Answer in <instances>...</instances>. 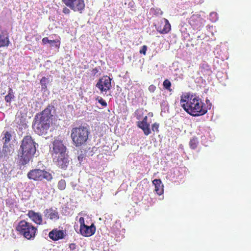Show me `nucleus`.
I'll list each match as a JSON object with an SVG mask.
<instances>
[{"instance_id": "nucleus-14", "label": "nucleus", "mask_w": 251, "mask_h": 251, "mask_svg": "<svg viewBox=\"0 0 251 251\" xmlns=\"http://www.w3.org/2000/svg\"><path fill=\"white\" fill-rule=\"evenodd\" d=\"M44 216L53 221H56L59 219V214L56 208L52 207L46 209L44 211Z\"/></svg>"}, {"instance_id": "nucleus-31", "label": "nucleus", "mask_w": 251, "mask_h": 251, "mask_svg": "<svg viewBox=\"0 0 251 251\" xmlns=\"http://www.w3.org/2000/svg\"><path fill=\"white\" fill-rule=\"evenodd\" d=\"M96 100L103 106L106 107L107 105L106 102L102 98L98 97Z\"/></svg>"}, {"instance_id": "nucleus-9", "label": "nucleus", "mask_w": 251, "mask_h": 251, "mask_svg": "<svg viewBox=\"0 0 251 251\" xmlns=\"http://www.w3.org/2000/svg\"><path fill=\"white\" fill-rule=\"evenodd\" d=\"M53 163L59 168L65 170L68 164L69 160L67 154H55L52 156Z\"/></svg>"}, {"instance_id": "nucleus-3", "label": "nucleus", "mask_w": 251, "mask_h": 251, "mask_svg": "<svg viewBox=\"0 0 251 251\" xmlns=\"http://www.w3.org/2000/svg\"><path fill=\"white\" fill-rule=\"evenodd\" d=\"M53 108V105L49 104L43 111L35 116L32 127L37 134L42 135L47 133L50 127V119L52 117L51 110Z\"/></svg>"}, {"instance_id": "nucleus-36", "label": "nucleus", "mask_w": 251, "mask_h": 251, "mask_svg": "<svg viewBox=\"0 0 251 251\" xmlns=\"http://www.w3.org/2000/svg\"><path fill=\"white\" fill-rule=\"evenodd\" d=\"M76 245L74 243H71L69 245V248L71 250L74 251L76 249Z\"/></svg>"}, {"instance_id": "nucleus-2", "label": "nucleus", "mask_w": 251, "mask_h": 251, "mask_svg": "<svg viewBox=\"0 0 251 251\" xmlns=\"http://www.w3.org/2000/svg\"><path fill=\"white\" fill-rule=\"evenodd\" d=\"M36 145L37 144L30 135L24 137L17 154L19 165L24 166L32 159L36 152Z\"/></svg>"}, {"instance_id": "nucleus-39", "label": "nucleus", "mask_w": 251, "mask_h": 251, "mask_svg": "<svg viewBox=\"0 0 251 251\" xmlns=\"http://www.w3.org/2000/svg\"><path fill=\"white\" fill-rule=\"evenodd\" d=\"M50 44H51V46H53V45H54V42H51Z\"/></svg>"}, {"instance_id": "nucleus-29", "label": "nucleus", "mask_w": 251, "mask_h": 251, "mask_svg": "<svg viewBox=\"0 0 251 251\" xmlns=\"http://www.w3.org/2000/svg\"><path fill=\"white\" fill-rule=\"evenodd\" d=\"M100 69V67H96L91 70V75L93 76H98V73Z\"/></svg>"}, {"instance_id": "nucleus-24", "label": "nucleus", "mask_w": 251, "mask_h": 251, "mask_svg": "<svg viewBox=\"0 0 251 251\" xmlns=\"http://www.w3.org/2000/svg\"><path fill=\"white\" fill-rule=\"evenodd\" d=\"M66 187V182L65 179H61L57 183V188L60 191H63Z\"/></svg>"}, {"instance_id": "nucleus-11", "label": "nucleus", "mask_w": 251, "mask_h": 251, "mask_svg": "<svg viewBox=\"0 0 251 251\" xmlns=\"http://www.w3.org/2000/svg\"><path fill=\"white\" fill-rule=\"evenodd\" d=\"M66 148L63 145L62 141L60 140H55L53 143L52 155H59L66 153Z\"/></svg>"}, {"instance_id": "nucleus-20", "label": "nucleus", "mask_w": 251, "mask_h": 251, "mask_svg": "<svg viewBox=\"0 0 251 251\" xmlns=\"http://www.w3.org/2000/svg\"><path fill=\"white\" fill-rule=\"evenodd\" d=\"M152 183L155 186V192L159 196L162 195L164 192V186L161 180L159 179H155L152 181Z\"/></svg>"}, {"instance_id": "nucleus-38", "label": "nucleus", "mask_w": 251, "mask_h": 251, "mask_svg": "<svg viewBox=\"0 0 251 251\" xmlns=\"http://www.w3.org/2000/svg\"><path fill=\"white\" fill-rule=\"evenodd\" d=\"M158 13H160V14H162L163 12L162 11H161L160 9L158 10Z\"/></svg>"}, {"instance_id": "nucleus-17", "label": "nucleus", "mask_w": 251, "mask_h": 251, "mask_svg": "<svg viewBox=\"0 0 251 251\" xmlns=\"http://www.w3.org/2000/svg\"><path fill=\"white\" fill-rule=\"evenodd\" d=\"M137 126L143 130L144 133L146 135L151 134V131L150 128V124L148 123V117L147 116L144 117L142 121L137 122Z\"/></svg>"}, {"instance_id": "nucleus-27", "label": "nucleus", "mask_w": 251, "mask_h": 251, "mask_svg": "<svg viewBox=\"0 0 251 251\" xmlns=\"http://www.w3.org/2000/svg\"><path fill=\"white\" fill-rule=\"evenodd\" d=\"M143 115V109H137L135 110L134 112V116L136 117V119L138 120H140Z\"/></svg>"}, {"instance_id": "nucleus-1", "label": "nucleus", "mask_w": 251, "mask_h": 251, "mask_svg": "<svg viewBox=\"0 0 251 251\" xmlns=\"http://www.w3.org/2000/svg\"><path fill=\"white\" fill-rule=\"evenodd\" d=\"M180 103L188 114L194 117L203 115L207 112V108L201 100L189 93L181 96Z\"/></svg>"}, {"instance_id": "nucleus-21", "label": "nucleus", "mask_w": 251, "mask_h": 251, "mask_svg": "<svg viewBox=\"0 0 251 251\" xmlns=\"http://www.w3.org/2000/svg\"><path fill=\"white\" fill-rule=\"evenodd\" d=\"M2 140L4 144H8L12 139V132L3 131L2 133Z\"/></svg>"}, {"instance_id": "nucleus-6", "label": "nucleus", "mask_w": 251, "mask_h": 251, "mask_svg": "<svg viewBox=\"0 0 251 251\" xmlns=\"http://www.w3.org/2000/svg\"><path fill=\"white\" fill-rule=\"evenodd\" d=\"M27 176L29 179L34 181H42L44 179L48 181H51L53 178L51 173L39 169H35L30 170L27 174Z\"/></svg>"}, {"instance_id": "nucleus-28", "label": "nucleus", "mask_w": 251, "mask_h": 251, "mask_svg": "<svg viewBox=\"0 0 251 251\" xmlns=\"http://www.w3.org/2000/svg\"><path fill=\"white\" fill-rule=\"evenodd\" d=\"M48 82V78L45 76L43 77L40 80V83L42 88H47V83Z\"/></svg>"}, {"instance_id": "nucleus-30", "label": "nucleus", "mask_w": 251, "mask_h": 251, "mask_svg": "<svg viewBox=\"0 0 251 251\" xmlns=\"http://www.w3.org/2000/svg\"><path fill=\"white\" fill-rule=\"evenodd\" d=\"M159 124L157 123H155L153 124H152L151 126V129L153 132L156 131V132H159Z\"/></svg>"}, {"instance_id": "nucleus-25", "label": "nucleus", "mask_w": 251, "mask_h": 251, "mask_svg": "<svg viewBox=\"0 0 251 251\" xmlns=\"http://www.w3.org/2000/svg\"><path fill=\"white\" fill-rule=\"evenodd\" d=\"M163 88L169 91V92H172V89H171V81L168 79H166L163 82Z\"/></svg>"}, {"instance_id": "nucleus-4", "label": "nucleus", "mask_w": 251, "mask_h": 251, "mask_svg": "<svg viewBox=\"0 0 251 251\" xmlns=\"http://www.w3.org/2000/svg\"><path fill=\"white\" fill-rule=\"evenodd\" d=\"M90 132L89 129L84 126H79L72 128L71 138L73 144L76 147L86 145Z\"/></svg>"}, {"instance_id": "nucleus-13", "label": "nucleus", "mask_w": 251, "mask_h": 251, "mask_svg": "<svg viewBox=\"0 0 251 251\" xmlns=\"http://www.w3.org/2000/svg\"><path fill=\"white\" fill-rule=\"evenodd\" d=\"M27 216L34 223L38 225H42L43 223V216L40 212H35L30 210L28 211Z\"/></svg>"}, {"instance_id": "nucleus-7", "label": "nucleus", "mask_w": 251, "mask_h": 251, "mask_svg": "<svg viewBox=\"0 0 251 251\" xmlns=\"http://www.w3.org/2000/svg\"><path fill=\"white\" fill-rule=\"evenodd\" d=\"M61 1L74 12H79L80 13L85 7L84 0H61Z\"/></svg>"}, {"instance_id": "nucleus-37", "label": "nucleus", "mask_w": 251, "mask_h": 251, "mask_svg": "<svg viewBox=\"0 0 251 251\" xmlns=\"http://www.w3.org/2000/svg\"><path fill=\"white\" fill-rule=\"evenodd\" d=\"M83 158H84V155L82 154L79 155L77 157L78 160L80 162L82 161Z\"/></svg>"}, {"instance_id": "nucleus-32", "label": "nucleus", "mask_w": 251, "mask_h": 251, "mask_svg": "<svg viewBox=\"0 0 251 251\" xmlns=\"http://www.w3.org/2000/svg\"><path fill=\"white\" fill-rule=\"evenodd\" d=\"M147 50V47L146 45H144L142 48L140 49L139 52L141 54H143L144 55H146V51Z\"/></svg>"}, {"instance_id": "nucleus-15", "label": "nucleus", "mask_w": 251, "mask_h": 251, "mask_svg": "<svg viewBox=\"0 0 251 251\" xmlns=\"http://www.w3.org/2000/svg\"><path fill=\"white\" fill-rule=\"evenodd\" d=\"M189 23L193 29L200 30L202 26V19L198 15H193L190 17Z\"/></svg>"}, {"instance_id": "nucleus-26", "label": "nucleus", "mask_w": 251, "mask_h": 251, "mask_svg": "<svg viewBox=\"0 0 251 251\" xmlns=\"http://www.w3.org/2000/svg\"><path fill=\"white\" fill-rule=\"evenodd\" d=\"M198 144V141L196 138H193L189 142L190 147L192 149H195L197 147Z\"/></svg>"}, {"instance_id": "nucleus-33", "label": "nucleus", "mask_w": 251, "mask_h": 251, "mask_svg": "<svg viewBox=\"0 0 251 251\" xmlns=\"http://www.w3.org/2000/svg\"><path fill=\"white\" fill-rule=\"evenodd\" d=\"M156 86L153 84L151 85L149 87V90L150 92L153 93L156 90Z\"/></svg>"}, {"instance_id": "nucleus-5", "label": "nucleus", "mask_w": 251, "mask_h": 251, "mask_svg": "<svg viewBox=\"0 0 251 251\" xmlns=\"http://www.w3.org/2000/svg\"><path fill=\"white\" fill-rule=\"evenodd\" d=\"M16 231L20 235L27 240H34L37 234V227L31 223L25 220H22L19 222L16 227Z\"/></svg>"}, {"instance_id": "nucleus-23", "label": "nucleus", "mask_w": 251, "mask_h": 251, "mask_svg": "<svg viewBox=\"0 0 251 251\" xmlns=\"http://www.w3.org/2000/svg\"><path fill=\"white\" fill-rule=\"evenodd\" d=\"M14 98V95L13 90L11 88H9L8 94L5 97V100L6 102L10 103Z\"/></svg>"}, {"instance_id": "nucleus-16", "label": "nucleus", "mask_w": 251, "mask_h": 251, "mask_svg": "<svg viewBox=\"0 0 251 251\" xmlns=\"http://www.w3.org/2000/svg\"><path fill=\"white\" fill-rule=\"evenodd\" d=\"M96 229L95 226L94 224H92L90 226L85 225L83 226L80 227L79 231L82 236L90 237L95 233Z\"/></svg>"}, {"instance_id": "nucleus-34", "label": "nucleus", "mask_w": 251, "mask_h": 251, "mask_svg": "<svg viewBox=\"0 0 251 251\" xmlns=\"http://www.w3.org/2000/svg\"><path fill=\"white\" fill-rule=\"evenodd\" d=\"M79 222L80 223V227L86 225L84 223V219L83 217H80L79 220Z\"/></svg>"}, {"instance_id": "nucleus-22", "label": "nucleus", "mask_w": 251, "mask_h": 251, "mask_svg": "<svg viewBox=\"0 0 251 251\" xmlns=\"http://www.w3.org/2000/svg\"><path fill=\"white\" fill-rule=\"evenodd\" d=\"M42 42L44 45L46 44L47 43L50 44L51 42H54V45L53 47L57 49H59L60 46L61 42L60 40L56 39V40H49L47 37H44L42 39Z\"/></svg>"}, {"instance_id": "nucleus-8", "label": "nucleus", "mask_w": 251, "mask_h": 251, "mask_svg": "<svg viewBox=\"0 0 251 251\" xmlns=\"http://www.w3.org/2000/svg\"><path fill=\"white\" fill-rule=\"evenodd\" d=\"M96 86L101 93L105 92L106 93L111 88V79L107 75L103 76L99 79Z\"/></svg>"}, {"instance_id": "nucleus-12", "label": "nucleus", "mask_w": 251, "mask_h": 251, "mask_svg": "<svg viewBox=\"0 0 251 251\" xmlns=\"http://www.w3.org/2000/svg\"><path fill=\"white\" fill-rule=\"evenodd\" d=\"M67 235L66 230H59L57 228H54L49 233L50 239L53 241H56L64 239Z\"/></svg>"}, {"instance_id": "nucleus-18", "label": "nucleus", "mask_w": 251, "mask_h": 251, "mask_svg": "<svg viewBox=\"0 0 251 251\" xmlns=\"http://www.w3.org/2000/svg\"><path fill=\"white\" fill-rule=\"evenodd\" d=\"M13 149L10 145L4 144L1 151L0 152V157L1 158H8L13 153Z\"/></svg>"}, {"instance_id": "nucleus-19", "label": "nucleus", "mask_w": 251, "mask_h": 251, "mask_svg": "<svg viewBox=\"0 0 251 251\" xmlns=\"http://www.w3.org/2000/svg\"><path fill=\"white\" fill-rule=\"evenodd\" d=\"M10 43L8 33L6 31L0 33V48L7 47Z\"/></svg>"}, {"instance_id": "nucleus-35", "label": "nucleus", "mask_w": 251, "mask_h": 251, "mask_svg": "<svg viewBox=\"0 0 251 251\" xmlns=\"http://www.w3.org/2000/svg\"><path fill=\"white\" fill-rule=\"evenodd\" d=\"M62 11L65 14H69L71 12L70 10L66 7L63 8Z\"/></svg>"}, {"instance_id": "nucleus-10", "label": "nucleus", "mask_w": 251, "mask_h": 251, "mask_svg": "<svg viewBox=\"0 0 251 251\" xmlns=\"http://www.w3.org/2000/svg\"><path fill=\"white\" fill-rule=\"evenodd\" d=\"M155 26L156 30L162 34L168 33L171 29V26L169 21L165 18L158 21Z\"/></svg>"}]
</instances>
